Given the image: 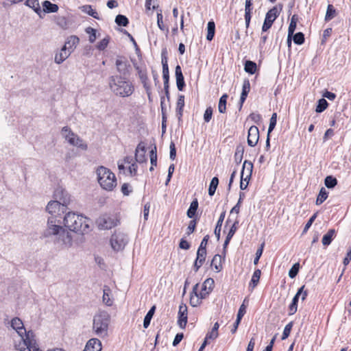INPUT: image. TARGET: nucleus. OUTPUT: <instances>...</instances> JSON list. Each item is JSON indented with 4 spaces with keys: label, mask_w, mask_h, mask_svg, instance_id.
Returning <instances> with one entry per match:
<instances>
[{
    "label": "nucleus",
    "mask_w": 351,
    "mask_h": 351,
    "mask_svg": "<svg viewBox=\"0 0 351 351\" xmlns=\"http://www.w3.org/2000/svg\"><path fill=\"white\" fill-rule=\"evenodd\" d=\"M70 202V198H64L62 203L58 201H51L48 203L46 210L53 218L61 216L66 212L67 204Z\"/></svg>",
    "instance_id": "nucleus-6"
},
{
    "label": "nucleus",
    "mask_w": 351,
    "mask_h": 351,
    "mask_svg": "<svg viewBox=\"0 0 351 351\" xmlns=\"http://www.w3.org/2000/svg\"><path fill=\"white\" fill-rule=\"evenodd\" d=\"M213 110L212 107L209 106L206 109L204 114V120L206 123H208L211 120L213 117Z\"/></svg>",
    "instance_id": "nucleus-59"
},
{
    "label": "nucleus",
    "mask_w": 351,
    "mask_h": 351,
    "mask_svg": "<svg viewBox=\"0 0 351 351\" xmlns=\"http://www.w3.org/2000/svg\"><path fill=\"white\" fill-rule=\"evenodd\" d=\"M328 192L324 187H322L316 199V204H322L328 197Z\"/></svg>",
    "instance_id": "nucleus-40"
},
{
    "label": "nucleus",
    "mask_w": 351,
    "mask_h": 351,
    "mask_svg": "<svg viewBox=\"0 0 351 351\" xmlns=\"http://www.w3.org/2000/svg\"><path fill=\"white\" fill-rule=\"evenodd\" d=\"M253 167L254 165L251 161L247 160L244 161L241 172L240 188L241 190L247 189L249 181L252 177Z\"/></svg>",
    "instance_id": "nucleus-8"
},
{
    "label": "nucleus",
    "mask_w": 351,
    "mask_h": 351,
    "mask_svg": "<svg viewBox=\"0 0 351 351\" xmlns=\"http://www.w3.org/2000/svg\"><path fill=\"white\" fill-rule=\"evenodd\" d=\"M259 140V130L258 127L252 125L250 128L247 134V144L250 147H255Z\"/></svg>",
    "instance_id": "nucleus-15"
},
{
    "label": "nucleus",
    "mask_w": 351,
    "mask_h": 351,
    "mask_svg": "<svg viewBox=\"0 0 351 351\" xmlns=\"http://www.w3.org/2000/svg\"><path fill=\"white\" fill-rule=\"evenodd\" d=\"M218 335H219L218 332L211 330V331L208 332L206 334V339H208V340H214L217 338Z\"/></svg>",
    "instance_id": "nucleus-63"
},
{
    "label": "nucleus",
    "mask_w": 351,
    "mask_h": 351,
    "mask_svg": "<svg viewBox=\"0 0 351 351\" xmlns=\"http://www.w3.org/2000/svg\"><path fill=\"white\" fill-rule=\"evenodd\" d=\"M292 327H293V322H289V324H287L285 326V327L284 328V330H283L282 335V340L286 339L290 335Z\"/></svg>",
    "instance_id": "nucleus-57"
},
{
    "label": "nucleus",
    "mask_w": 351,
    "mask_h": 351,
    "mask_svg": "<svg viewBox=\"0 0 351 351\" xmlns=\"http://www.w3.org/2000/svg\"><path fill=\"white\" fill-rule=\"evenodd\" d=\"M43 5L44 7L45 11L49 12H56L58 10V6L49 1H45L43 3Z\"/></svg>",
    "instance_id": "nucleus-44"
},
{
    "label": "nucleus",
    "mask_w": 351,
    "mask_h": 351,
    "mask_svg": "<svg viewBox=\"0 0 351 351\" xmlns=\"http://www.w3.org/2000/svg\"><path fill=\"white\" fill-rule=\"evenodd\" d=\"M206 254V250H197V257L193 264V270L195 272H197L204 263Z\"/></svg>",
    "instance_id": "nucleus-21"
},
{
    "label": "nucleus",
    "mask_w": 351,
    "mask_h": 351,
    "mask_svg": "<svg viewBox=\"0 0 351 351\" xmlns=\"http://www.w3.org/2000/svg\"><path fill=\"white\" fill-rule=\"evenodd\" d=\"M86 34L89 35L88 40L90 43H93L97 39V31L95 29L88 27L85 29Z\"/></svg>",
    "instance_id": "nucleus-47"
},
{
    "label": "nucleus",
    "mask_w": 351,
    "mask_h": 351,
    "mask_svg": "<svg viewBox=\"0 0 351 351\" xmlns=\"http://www.w3.org/2000/svg\"><path fill=\"white\" fill-rule=\"evenodd\" d=\"M261 275V271L259 269H256L252 276V279L249 284V287L253 290L258 284Z\"/></svg>",
    "instance_id": "nucleus-34"
},
{
    "label": "nucleus",
    "mask_w": 351,
    "mask_h": 351,
    "mask_svg": "<svg viewBox=\"0 0 351 351\" xmlns=\"http://www.w3.org/2000/svg\"><path fill=\"white\" fill-rule=\"evenodd\" d=\"M101 343L96 338L90 339L86 343L83 351H101Z\"/></svg>",
    "instance_id": "nucleus-25"
},
{
    "label": "nucleus",
    "mask_w": 351,
    "mask_h": 351,
    "mask_svg": "<svg viewBox=\"0 0 351 351\" xmlns=\"http://www.w3.org/2000/svg\"><path fill=\"white\" fill-rule=\"evenodd\" d=\"M188 322V308L186 304L181 303L178 313V324L180 328L184 329Z\"/></svg>",
    "instance_id": "nucleus-14"
},
{
    "label": "nucleus",
    "mask_w": 351,
    "mask_h": 351,
    "mask_svg": "<svg viewBox=\"0 0 351 351\" xmlns=\"http://www.w3.org/2000/svg\"><path fill=\"white\" fill-rule=\"evenodd\" d=\"M55 23L63 29L68 28V21L65 16H57L54 17Z\"/></svg>",
    "instance_id": "nucleus-37"
},
{
    "label": "nucleus",
    "mask_w": 351,
    "mask_h": 351,
    "mask_svg": "<svg viewBox=\"0 0 351 351\" xmlns=\"http://www.w3.org/2000/svg\"><path fill=\"white\" fill-rule=\"evenodd\" d=\"M119 220L115 216L104 214L97 219L99 227L102 229H111L117 226Z\"/></svg>",
    "instance_id": "nucleus-11"
},
{
    "label": "nucleus",
    "mask_w": 351,
    "mask_h": 351,
    "mask_svg": "<svg viewBox=\"0 0 351 351\" xmlns=\"http://www.w3.org/2000/svg\"><path fill=\"white\" fill-rule=\"evenodd\" d=\"M88 219L74 213H68L64 217V224L71 231L84 233L89 230Z\"/></svg>",
    "instance_id": "nucleus-3"
},
{
    "label": "nucleus",
    "mask_w": 351,
    "mask_h": 351,
    "mask_svg": "<svg viewBox=\"0 0 351 351\" xmlns=\"http://www.w3.org/2000/svg\"><path fill=\"white\" fill-rule=\"evenodd\" d=\"M56 221V218H53V217H50L48 219V229L49 234H57L59 233L60 230L62 228V226L59 225L53 224Z\"/></svg>",
    "instance_id": "nucleus-29"
},
{
    "label": "nucleus",
    "mask_w": 351,
    "mask_h": 351,
    "mask_svg": "<svg viewBox=\"0 0 351 351\" xmlns=\"http://www.w3.org/2000/svg\"><path fill=\"white\" fill-rule=\"evenodd\" d=\"M109 316L106 313L96 315L93 319V330L99 337H104L108 335Z\"/></svg>",
    "instance_id": "nucleus-5"
},
{
    "label": "nucleus",
    "mask_w": 351,
    "mask_h": 351,
    "mask_svg": "<svg viewBox=\"0 0 351 351\" xmlns=\"http://www.w3.org/2000/svg\"><path fill=\"white\" fill-rule=\"evenodd\" d=\"M225 216H226V211H223L219 217V219L217 222V224H216V226H215V228L214 230V233L216 236L217 241H219L220 239L221 228V226H222L223 221L224 220Z\"/></svg>",
    "instance_id": "nucleus-33"
},
{
    "label": "nucleus",
    "mask_w": 351,
    "mask_h": 351,
    "mask_svg": "<svg viewBox=\"0 0 351 351\" xmlns=\"http://www.w3.org/2000/svg\"><path fill=\"white\" fill-rule=\"evenodd\" d=\"M226 253V249L223 252V255L215 254L211 261V267H213L216 272H219L223 269V264L225 262V256Z\"/></svg>",
    "instance_id": "nucleus-18"
},
{
    "label": "nucleus",
    "mask_w": 351,
    "mask_h": 351,
    "mask_svg": "<svg viewBox=\"0 0 351 351\" xmlns=\"http://www.w3.org/2000/svg\"><path fill=\"white\" fill-rule=\"evenodd\" d=\"M175 75L176 80V85L180 91H182L186 86L184 77L182 74V68L180 65H177L175 69Z\"/></svg>",
    "instance_id": "nucleus-20"
},
{
    "label": "nucleus",
    "mask_w": 351,
    "mask_h": 351,
    "mask_svg": "<svg viewBox=\"0 0 351 351\" xmlns=\"http://www.w3.org/2000/svg\"><path fill=\"white\" fill-rule=\"evenodd\" d=\"M245 301H246V300H244L243 304L241 305V306L239 309L237 316V319H238L239 322H241L242 317L244 316V315L246 313V307L247 306L245 304Z\"/></svg>",
    "instance_id": "nucleus-58"
},
{
    "label": "nucleus",
    "mask_w": 351,
    "mask_h": 351,
    "mask_svg": "<svg viewBox=\"0 0 351 351\" xmlns=\"http://www.w3.org/2000/svg\"><path fill=\"white\" fill-rule=\"evenodd\" d=\"M161 63L162 65V78L164 82H169V71L168 66V57L167 49H163L161 53Z\"/></svg>",
    "instance_id": "nucleus-17"
},
{
    "label": "nucleus",
    "mask_w": 351,
    "mask_h": 351,
    "mask_svg": "<svg viewBox=\"0 0 351 351\" xmlns=\"http://www.w3.org/2000/svg\"><path fill=\"white\" fill-rule=\"evenodd\" d=\"M197 208L198 202L197 199H195L191 203L190 207L187 210V216L189 218H193L195 215Z\"/></svg>",
    "instance_id": "nucleus-43"
},
{
    "label": "nucleus",
    "mask_w": 351,
    "mask_h": 351,
    "mask_svg": "<svg viewBox=\"0 0 351 351\" xmlns=\"http://www.w3.org/2000/svg\"><path fill=\"white\" fill-rule=\"evenodd\" d=\"M228 95L225 93L219 99L218 104V110L220 113H225L226 112V104Z\"/></svg>",
    "instance_id": "nucleus-39"
},
{
    "label": "nucleus",
    "mask_w": 351,
    "mask_h": 351,
    "mask_svg": "<svg viewBox=\"0 0 351 351\" xmlns=\"http://www.w3.org/2000/svg\"><path fill=\"white\" fill-rule=\"evenodd\" d=\"M249 118L256 123H259L262 119L261 115L255 112L251 113L249 115Z\"/></svg>",
    "instance_id": "nucleus-61"
},
{
    "label": "nucleus",
    "mask_w": 351,
    "mask_h": 351,
    "mask_svg": "<svg viewBox=\"0 0 351 351\" xmlns=\"http://www.w3.org/2000/svg\"><path fill=\"white\" fill-rule=\"evenodd\" d=\"M337 15L335 8L332 4H329L327 7V10L325 16V21H329Z\"/></svg>",
    "instance_id": "nucleus-42"
},
{
    "label": "nucleus",
    "mask_w": 351,
    "mask_h": 351,
    "mask_svg": "<svg viewBox=\"0 0 351 351\" xmlns=\"http://www.w3.org/2000/svg\"><path fill=\"white\" fill-rule=\"evenodd\" d=\"M150 160H151L152 167H150L149 170L152 171L154 169V167L156 166V165H157L156 147H154L150 151Z\"/></svg>",
    "instance_id": "nucleus-51"
},
{
    "label": "nucleus",
    "mask_w": 351,
    "mask_h": 351,
    "mask_svg": "<svg viewBox=\"0 0 351 351\" xmlns=\"http://www.w3.org/2000/svg\"><path fill=\"white\" fill-rule=\"evenodd\" d=\"M277 123V113L274 112L270 118L268 134H269L275 128Z\"/></svg>",
    "instance_id": "nucleus-55"
},
{
    "label": "nucleus",
    "mask_w": 351,
    "mask_h": 351,
    "mask_svg": "<svg viewBox=\"0 0 351 351\" xmlns=\"http://www.w3.org/2000/svg\"><path fill=\"white\" fill-rule=\"evenodd\" d=\"M250 89H251V86H250V80L248 79H245L243 82L242 91H241L240 100H239V104H240L241 108L243 106L244 102L245 101V100L247 97L248 93L250 91Z\"/></svg>",
    "instance_id": "nucleus-22"
},
{
    "label": "nucleus",
    "mask_w": 351,
    "mask_h": 351,
    "mask_svg": "<svg viewBox=\"0 0 351 351\" xmlns=\"http://www.w3.org/2000/svg\"><path fill=\"white\" fill-rule=\"evenodd\" d=\"M25 4L32 8L36 12H38L40 10V6L38 0H26Z\"/></svg>",
    "instance_id": "nucleus-48"
},
{
    "label": "nucleus",
    "mask_w": 351,
    "mask_h": 351,
    "mask_svg": "<svg viewBox=\"0 0 351 351\" xmlns=\"http://www.w3.org/2000/svg\"><path fill=\"white\" fill-rule=\"evenodd\" d=\"M316 217H317V213H314L310 217V219H308V221H307V223H306V225L304 226V228L303 230V233H305L308 231V230L310 228V227L311 226L312 223H313V221H315Z\"/></svg>",
    "instance_id": "nucleus-60"
},
{
    "label": "nucleus",
    "mask_w": 351,
    "mask_h": 351,
    "mask_svg": "<svg viewBox=\"0 0 351 351\" xmlns=\"http://www.w3.org/2000/svg\"><path fill=\"white\" fill-rule=\"evenodd\" d=\"M219 184V179L217 177H214L212 178L211 182L209 185L208 188V194L210 196H213L217 188V186Z\"/></svg>",
    "instance_id": "nucleus-45"
},
{
    "label": "nucleus",
    "mask_w": 351,
    "mask_h": 351,
    "mask_svg": "<svg viewBox=\"0 0 351 351\" xmlns=\"http://www.w3.org/2000/svg\"><path fill=\"white\" fill-rule=\"evenodd\" d=\"M202 293L199 291V284H195L190 294L189 304L193 307H197L202 303V300L206 299V297H201Z\"/></svg>",
    "instance_id": "nucleus-13"
},
{
    "label": "nucleus",
    "mask_w": 351,
    "mask_h": 351,
    "mask_svg": "<svg viewBox=\"0 0 351 351\" xmlns=\"http://www.w3.org/2000/svg\"><path fill=\"white\" fill-rule=\"evenodd\" d=\"M71 52L70 50H67L65 47H62L61 49L58 51L55 55V62L57 64L62 63L66 59H67L71 55Z\"/></svg>",
    "instance_id": "nucleus-26"
},
{
    "label": "nucleus",
    "mask_w": 351,
    "mask_h": 351,
    "mask_svg": "<svg viewBox=\"0 0 351 351\" xmlns=\"http://www.w3.org/2000/svg\"><path fill=\"white\" fill-rule=\"evenodd\" d=\"M279 15L278 8L273 7L266 13L265 21L262 27L263 32H267L271 28L274 22Z\"/></svg>",
    "instance_id": "nucleus-12"
},
{
    "label": "nucleus",
    "mask_w": 351,
    "mask_h": 351,
    "mask_svg": "<svg viewBox=\"0 0 351 351\" xmlns=\"http://www.w3.org/2000/svg\"><path fill=\"white\" fill-rule=\"evenodd\" d=\"M145 10L146 11L150 10H155L158 8V0H146L145 3Z\"/></svg>",
    "instance_id": "nucleus-52"
},
{
    "label": "nucleus",
    "mask_w": 351,
    "mask_h": 351,
    "mask_svg": "<svg viewBox=\"0 0 351 351\" xmlns=\"http://www.w3.org/2000/svg\"><path fill=\"white\" fill-rule=\"evenodd\" d=\"M109 41H110V37L109 36L105 37L104 38H103L101 40H100L97 43V45L96 46L97 49H99V51L104 50L108 47Z\"/></svg>",
    "instance_id": "nucleus-54"
},
{
    "label": "nucleus",
    "mask_w": 351,
    "mask_h": 351,
    "mask_svg": "<svg viewBox=\"0 0 351 351\" xmlns=\"http://www.w3.org/2000/svg\"><path fill=\"white\" fill-rule=\"evenodd\" d=\"M62 132L64 138L70 145L75 146L83 150H86L87 149V145L84 143L83 140L81 139L77 134L73 132L69 127H63Z\"/></svg>",
    "instance_id": "nucleus-7"
},
{
    "label": "nucleus",
    "mask_w": 351,
    "mask_h": 351,
    "mask_svg": "<svg viewBox=\"0 0 351 351\" xmlns=\"http://www.w3.org/2000/svg\"><path fill=\"white\" fill-rule=\"evenodd\" d=\"M324 183L326 187L332 189L337 184V180L332 176H328L325 178Z\"/></svg>",
    "instance_id": "nucleus-50"
},
{
    "label": "nucleus",
    "mask_w": 351,
    "mask_h": 351,
    "mask_svg": "<svg viewBox=\"0 0 351 351\" xmlns=\"http://www.w3.org/2000/svg\"><path fill=\"white\" fill-rule=\"evenodd\" d=\"M302 289H298L296 294L293 297L291 303L289 306V315H292L297 312L298 302L300 295H301Z\"/></svg>",
    "instance_id": "nucleus-28"
},
{
    "label": "nucleus",
    "mask_w": 351,
    "mask_h": 351,
    "mask_svg": "<svg viewBox=\"0 0 351 351\" xmlns=\"http://www.w3.org/2000/svg\"><path fill=\"white\" fill-rule=\"evenodd\" d=\"M116 66L119 73L125 74L130 65L128 64V61L124 58H120L116 60Z\"/></svg>",
    "instance_id": "nucleus-32"
},
{
    "label": "nucleus",
    "mask_w": 351,
    "mask_h": 351,
    "mask_svg": "<svg viewBox=\"0 0 351 351\" xmlns=\"http://www.w3.org/2000/svg\"><path fill=\"white\" fill-rule=\"evenodd\" d=\"M214 284V280L208 278L202 285H199V291L202 293L201 297H206L207 298L213 290Z\"/></svg>",
    "instance_id": "nucleus-16"
},
{
    "label": "nucleus",
    "mask_w": 351,
    "mask_h": 351,
    "mask_svg": "<svg viewBox=\"0 0 351 351\" xmlns=\"http://www.w3.org/2000/svg\"><path fill=\"white\" fill-rule=\"evenodd\" d=\"M145 144L144 142H140L135 151V160L136 162H143L146 161V157H145Z\"/></svg>",
    "instance_id": "nucleus-19"
},
{
    "label": "nucleus",
    "mask_w": 351,
    "mask_h": 351,
    "mask_svg": "<svg viewBox=\"0 0 351 351\" xmlns=\"http://www.w3.org/2000/svg\"><path fill=\"white\" fill-rule=\"evenodd\" d=\"M79 43V37L75 35H71L67 37L63 47H65V48L67 49V50H70L72 53Z\"/></svg>",
    "instance_id": "nucleus-24"
},
{
    "label": "nucleus",
    "mask_w": 351,
    "mask_h": 351,
    "mask_svg": "<svg viewBox=\"0 0 351 351\" xmlns=\"http://www.w3.org/2000/svg\"><path fill=\"white\" fill-rule=\"evenodd\" d=\"M115 22L118 25L123 27H126L129 23L128 19L122 14H119L116 16Z\"/></svg>",
    "instance_id": "nucleus-49"
},
{
    "label": "nucleus",
    "mask_w": 351,
    "mask_h": 351,
    "mask_svg": "<svg viewBox=\"0 0 351 351\" xmlns=\"http://www.w3.org/2000/svg\"><path fill=\"white\" fill-rule=\"evenodd\" d=\"M244 69L245 72L250 74H254L257 70L256 64L251 60H247L244 64Z\"/></svg>",
    "instance_id": "nucleus-38"
},
{
    "label": "nucleus",
    "mask_w": 351,
    "mask_h": 351,
    "mask_svg": "<svg viewBox=\"0 0 351 351\" xmlns=\"http://www.w3.org/2000/svg\"><path fill=\"white\" fill-rule=\"evenodd\" d=\"M125 165H128V174L130 176L133 177L137 175L138 165L132 157L125 156L122 161L118 162V169L121 173L125 174Z\"/></svg>",
    "instance_id": "nucleus-10"
},
{
    "label": "nucleus",
    "mask_w": 351,
    "mask_h": 351,
    "mask_svg": "<svg viewBox=\"0 0 351 351\" xmlns=\"http://www.w3.org/2000/svg\"><path fill=\"white\" fill-rule=\"evenodd\" d=\"M196 227V221L195 220H191L189 222V224L187 228V234L189 235L191 233H193Z\"/></svg>",
    "instance_id": "nucleus-62"
},
{
    "label": "nucleus",
    "mask_w": 351,
    "mask_h": 351,
    "mask_svg": "<svg viewBox=\"0 0 351 351\" xmlns=\"http://www.w3.org/2000/svg\"><path fill=\"white\" fill-rule=\"evenodd\" d=\"M208 239H209V236L208 235H206L201 243H200V245L198 248V250H206V246H207V244H208Z\"/></svg>",
    "instance_id": "nucleus-64"
},
{
    "label": "nucleus",
    "mask_w": 351,
    "mask_h": 351,
    "mask_svg": "<svg viewBox=\"0 0 351 351\" xmlns=\"http://www.w3.org/2000/svg\"><path fill=\"white\" fill-rule=\"evenodd\" d=\"M156 306H153L145 315L143 321V326L145 328H147L149 326L151 319L154 314Z\"/></svg>",
    "instance_id": "nucleus-41"
},
{
    "label": "nucleus",
    "mask_w": 351,
    "mask_h": 351,
    "mask_svg": "<svg viewBox=\"0 0 351 351\" xmlns=\"http://www.w3.org/2000/svg\"><path fill=\"white\" fill-rule=\"evenodd\" d=\"M293 40L295 44L302 45L304 43V35L302 32H298L293 35Z\"/></svg>",
    "instance_id": "nucleus-53"
},
{
    "label": "nucleus",
    "mask_w": 351,
    "mask_h": 351,
    "mask_svg": "<svg viewBox=\"0 0 351 351\" xmlns=\"http://www.w3.org/2000/svg\"><path fill=\"white\" fill-rule=\"evenodd\" d=\"M104 294H103V302L107 305V306H112L113 304V300L110 298V294L111 292V290L109 287L104 286Z\"/></svg>",
    "instance_id": "nucleus-35"
},
{
    "label": "nucleus",
    "mask_w": 351,
    "mask_h": 351,
    "mask_svg": "<svg viewBox=\"0 0 351 351\" xmlns=\"http://www.w3.org/2000/svg\"><path fill=\"white\" fill-rule=\"evenodd\" d=\"M11 326L21 337L22 342L18 345L20 351H42L38 348L34 332L31 330L26 331L21 319L13 318L11 320Z\"/></svg>",
    "instance_id": "nucleus-1"
},
{
    "label": "nucleus",
    "mask_w": 351,
    "mask_h": 351,
    "mask_svg": "<svg viewBox=\"0 0 351 351\" xmlns=\"http://www.w3.org/2000/svg\"><path fill=\"white\" fill-rule=\"evenodd\" d=\"M328 106V101L322 98L318 100L317 105L315 108V111L318 113L322 112L324 111Z\"/></svg>",
    "instance_id": "nucleus-46"
},
{
    "label": "nucleus",
    "mask_w": 351,
    "mask_h": 351,
    "mask_svg": "<svg viewBox=\"0 0 351 351\" xmlns=\"http://www.w3.org/2000/svg\"><path fill=\"white\" fill-rule=\"evenodd\" d=\"M109 87L116 96L120 97H128L134 93L135 90L133 83L121 75L111 76L109 79Z\"/></svg>",
    "instance_id": "nucleus-2"
},
{
    "label": "nucleus",
    "mask_w": 351,
    "mask_h": 351,
    "mask_svg": "<svg viewBox=\"0 0 351 351\" xmlns=\"http://www.w3.org/2000/svg\"><path fill=\"white\" fill-rule=\"evenodd\" d=\"M300 267V265L299 263H296L292 266L289 271V276L291 278H294L298 275Z\"/></svg>",
    "instance_id": "nucleus-56"
},
{
    "label": "nucleus",
    "mask_w": 351,
    "mask_h": 351,
    "mask_svg": "<svg viewBox=\"0 0 351 351\" xmlns=\"http://www.w3.org/2000/svg\"><path fill=\"white\" fill-rule=\"evenodd\" d=\"M97 180L101 187L107 191H113L117 185L114 173L108 168L100 166L96 171Z\"/></svg>",
    "instance_id": "nucleus-4"
},
{
    "label": "nucleus",
    "mask_w": 351,
    "mask_h": 351,
    "mask_svg": "<svg viewBox=\"0 0 351 351\" xmlns=\"http://www.w3.org/2000/svg\"><path fill=\"white\" fill-rule=\"evenodd\" d=\"M215 33V24L213 21H210L208 23V25H207L206 39L209 41H211L214 38Z\"/></svg>",
    "instance_id": "nucleus-36"
},
{
    "label": "nucleus",
    "mask_w": 351,
    "mask_h": 351,
    "mask_svg": "<svg viewBox=\"0 0 351 351\" xmlns=\"http://www.w3.org/2000/svg\"><path fill=\"white\" fill-rule=\"evenodd\" d=\"M336 236V231L335 229H330L326 234H325L322 239L324 245H328L330 244L333 239Z\"/></svg>",
    "instance_id": "nucleus-31"
},
{
    "label": "nucleus",
    "mask_w": 351,
    "mask_h": 351,
    "mask_svg": "<svg viewBox=\"0 0 351 351\" xmlns=\"http://www.w3.org/2000/svg\"><path fill=\"white\" fill-rule=\"evenodd\" d=\"M184 95H180L178 96L177 102H176V116L178 117V121L182 120V117L183 116V111L184 108Z\"/></svg>",
    "instance_id": "nucleus-27"
},
{
    "label": "nucleus",
    "mask_w": 351,
    "mask_h": 351,
    "mask_svg": "<svg viewBox=\"0 0 351 351\" xmlns=\"http://www.w3.org/2000/svg\"><path fill=\"white\" fill-rule=\"evenodd\" d=\"M239 224V221H235L234 223L232 224V227L230 228L228 235L226 236V240L223 243V248L224 250L227 248L230 240L232 239V237L235 234L237 230V226Z\"/></svg>",
    "instance_id": "nucleus-30"
},
{
    "label": "nucleus",
    "mask_w": 351,
    "mask_h": 351,
    "mask_svg": "<svg viewBox=\"0 0 351 351\" xmlns=\"http://www.w3.org/2000/svg\"><path fill=\"white\" fill-rule=\"evenodd\" d=\"M137 70L139 78L143 85V87L146 90L149 99H150L151 91L150 86L148 83V77L147 71L145 70L139 69V68H137Z\"/></svg>",
    "instance_id": "nucleus-23"
},
{
    "label": "nucleus",
    "mask_w": 351,
    "mask_h": 351,
    "mask_svg": "<svg viewBox=\"0 0 351 351\" xmlns=\"http://www.w3.org/2000/svg\"><path fill=\"white\" fill-rule=\"evenodd\" d=\"M128 243V237L121 232H114L110 238V244L114 251H121L124 249Z\"/></svg>",
    "instance_id": "nucleus-9"
}]
</instances>
